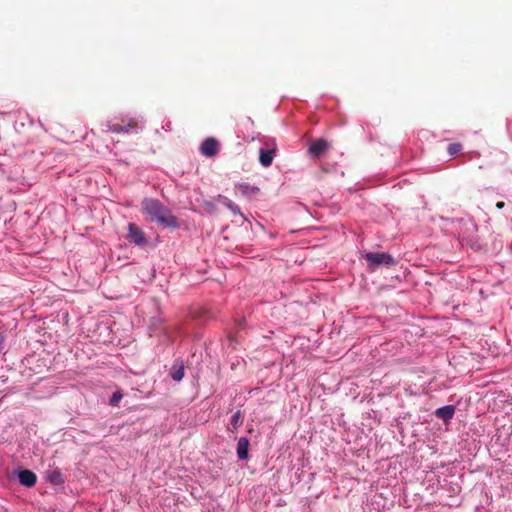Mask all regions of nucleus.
<instances>
[{"instance_id":"5","label":"nucleus","mask_w":512,"mask_h":512,"mask_svg":"<svg viewBox=\"0 0 512 512\" xmlns=\"http://www.w3.org/2000/svg\"><path fill=\"white\" fill-rule=\"evenodd\" d=\"M200 151L206 157H214L219 152V142L213 137H208L202 142Z\"/></svg>"},{"instance_id":"14","label":"nucleus","mask_w":512,"mask_h":512,"mask_svg":"<svg viewBox=\"0 0 512 512\" xmlns=\"http://www.w3.org/2000/svg\"><path fill=\"white\" fill-rule=\"evenodd\" d=\"M242 422L243 417L241 412L238 410L232 415L230 424L233 427V429L236 430L242 424Z\"/></svg>"},{"instance_id":"12","label":"nucleus","mask_w":512,"mask_h":512,"mask_svg":"<svg viewBox=\"0 0 512 512\" xmlns=\"http://www.w3.org/2000/svg\"><path fill=\"white\" fill-rule=\"evenodd\" d=\"M275 150H264L261 149L259 152V161L263 167H269L272 164Z\"/></svg>"},{"instance_id":"10","label":"nucleus","mask_w":512,"mask_h":512,"mask_svg":"<svg viewBox=\"0 0 512 512\" xmlns=\"http://www.w3.org/2000/svg\"><path fill=\"white\" fill-rule=\"evenodd\" d=\"M249 440L246 437H241L237 443V456L240 460L248 459Z\"/></svg>"},{"instance_id":"21","label":"nucleus","mask_w":512,"mask_h":512,"mask_svg":"<svg viewBox=\"0 0 512 512\" xmlns=\"http://www.w3.org/2000/svg\"><path fill=\"white\" fill-rule=\"evenodd\" d=\"M205 205H206L207 207H212V204H211V203H209V202H205Z\"/></svg>"},{"instance_id":"18","label":"nucleus","mask_w":512,"mask_h":512,"mask_svg":"<svg viewBox=\"0 0 512 512\" xmlns=\"http://www.w3.org/2000/svg\"><path fill=\"white\" fill-rule=\"evenodd\" d=\"M461 148H462L461 144L453 143V144L449 145L448 152H449L450 155H455L458 152H460Z\"/></svg>"},{"instance_id":"2","label":"nucleus","mask_w":512,"mask_h":512,"mask_svg":"<svg viewBox=\"0 0 512 512\" xmlns=\"http://www.w3.org/2000/svg\"><path fill=\"white\" fill-rule=\"evenodd\" d=\"M364 257L368 262L369 269L371 270H375L381 265L387 267L395 265V260L392 255L386 252H368Z\"/></svg>"},{"instance_id":"15","label":"nucleus","mask_w":512,"mask_h":512,"mask_svg":"<svg viewBox=\"0 0 512 512\" xmlns=\"http://www.w3.org/2000/svg\"><path fill=\"white\" fill-rule=\"evenodd\" d=\"M123 394L120 390H117L113 393L109 400V404L111 406H118L119 402L122 400Z\"/></svg>"},{"instance_id":"7","label":"nucleus","mask_w":512,"mask_h":512,"mask_svg":"<svg viewBox=\"0 0 512 512\" xmlns=\"http://www.w3.org/2000/svg\"><path fill=\"white\" fill-rule=\"evenodd\" d=\"M46 479L54 484V485H61L65 482V477L60 469L55 468L48 470L45 474Z\"/></svg>"},{"instance_id":"22","label":"nucleus","mask_w":512,"mask_h":512,"mask_svg":"<svg viewBox=\"0 0 512 512\" xmlns=\"http://www.w3.org/2000/svg\"><path fill=\"white\" fill-rule=\"evenodd\" d=\"M2 340H3V337L0 335V341H2Z\"/></svg>"},{"instance_id":"20","label":"nucleus","mask_w":512,"mask_h":512,"mask_svg":"<svg viewBox=\"0 0 512 512\" xmlns=\"http://www.w3.org/2000/svg\"><path fill=\"white\" fill-rule=\"evenodd\" d=\"M504 206H505V203H504V202H502V201H499V202H497V203H496V207H497L498 209H502Z\"/></svg>"},{"instance_id":"3","label":"nucleus","mask_w":512,"mask_h":512,"mask_svg":"<svg viewBox=\"0 0 512 512\" xmlns=\"http://www.w3.org/2000/svg\"><path fill=\"white\" fill-rule=\"evenodd\" d=\"M127 239L129 242L134 243L137 246H144L147 244L145 233L134 223L128 224Z\"/></svg>"},{"instance_id":"1","label":"nucleus","mask_w":512,"mask_h":512,"mask_svg":"<svg viewBox=\"0 0 512 512\" xmlns=\"http://www.w3.org/2000/svg\"><path fill=\"white\" fill-rule=\"evenodd\" d=\"M141 207L148 221L156 222L162 227H178L177 218L172 214L171 210L164 206L159 200L146 198L142 201Z\"/></svg>"},{"instance_id":"6","label":"nucleus","mask_w":512,"mask_h":512,"mask_svg":"<svg viewBox=\"0 0 512 512\" xmlns=\"http://www.w3.org/2000/svg\"><path fill=\"white\" fill-rule=\"evenodd\" d=\"M20 484L26 487H33L36 484L37 476L31 470H21L18 474Z\"/></svg>"},{"instance_id":"9","label":"nucleus","mask_w":512,"mask_h":512,"mask_svg":"<svg viewBox=\"0 0 512 512\" xmlns=\"http://www.w3.org/2000/svg\"><path fill=\"white\" fill-rule=\"evenodd\" d=\"M455 413V408L453 405H446L441 408H438L435 411V416L439 419H442L444 422L449 421L452 419L453 415Z\"/></svg>"},{"instance_id":"11","label":"nucleus","mask_w":512,"mask_h":512,"mask_svg":"<svg viewBox=\"0 0 512 512\" xmlns=\"http://www.w3.org/2000/svg\"><path fill=\"white\" fill-rule=\"evenodd\" d=\"M235 187L245 197L256 196L260 193V189L258 187L251 186L248 183H240V184H237Z\"/></svg>"},{"instance_id":"17","label":"nucleus","mask_w":512,"mask_h":512,"mask_svg":"<svg viewBox=\"0 0 512 512\" xmlns=\"http://www.w3.org/2000/svg\"><path fill=\"white\" fill-rule=\"evenodd\" d=\"M226 207L234 214V215H240L241 217L243 216L241 211H240V208L235 204L233 203L231 200L229 202L226 203Z\"/></svg>"},{"instance_id":"13","label":"nucleus","mask_w":512,"mask_h":512,"mask_svg":"<svg viewBox=\"0 0 512 512\" xmlns=\"http://www.w3.org/2000/svg\"><path fill=\"white\" fill-rule=\"evenodd\" d=\"M171 377L175 381H180L184 377V367L180 365L178 367L173 366L171 370Z\"/></svg>"},{"instance_id":"16","label":"nucleus","mask_w":512,"mask_h":512,"mask_svg":"<svg viewBox=\"0 0 512 512\" xmlns=\"http://www.w3.org/2000/svg\"><path fill=\"white\" fill-rule=\"evenodd\" d=\"M226 207L234 214V215H240L241 217L243 216L241 211H240V208L235 204L233 203L231 200L229 202L226 203Z\"/></svg>"},{"instance_id":"8","label":"nucleus","mask_w":512,"mask_h":512,"mask_svg":"<svg viewBox=\"0 0 512 512\" xmlns=\"http://www.w3.org/2000/svg\"><path fill=\"white\" fill-rule=\"evenodd\" d=\"M328 148V142L322 138L317 139L309 146V152L318 157Z\"/></svg>"},{"instance_id":"4","label":"nucleus","mask_w":512,"mask_h":512,"mask_svg":"<svg viewBox=\"0 0 512 512\" xmlns=\"http://www.w3.org/2000/svg\"><path fill=\"white\" fill-rule=\"evenodd\" d=\"M138 122L136 119L130 118L128 120H122V123L107 124L108 131L115 133H128L131 130L136 129Z\"/></svg>"},{"instance_id":"19","label":"nucleus","mask_w":512,"mask_h":512,"mask_svg":"<svg viewBox=\"0 0 512 512\" xmlns=\"http://www.w3.org/2000/svg\"><path fill=\"white\" fill-rule=\"evenodd\" d=\"M217 200L222 203L224 206H226V203L230 201V199H228L227 197L223 196V195H218L217 196Z\"/></svg>"}]
</instances>
